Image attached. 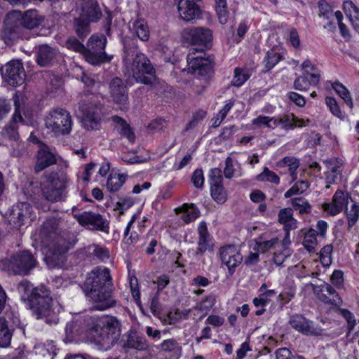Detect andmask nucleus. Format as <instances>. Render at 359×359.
<instances>
[{
    "instance_id": "59",
    "label": "nucleus",
    "mask_w": 359,
    "mask_h": 359,
    "mask_svg": "<svg viewBox=\"0 0 359 359\" xmlns=\"http://www.w3.org/2000/svg\"><path fill=\"white\" fill-rule=\"evenodd\" d=\"M318 8L320 11V15L323 16L326 19H329L330 17L333 15L332 7L325 0H320L319 1Z\"/></svg>"
},
{
    "instance_id": "2",
    "label": "nucleus",
    "mask_w": 359,
    "mask_h": 359,
    "mask_svg": "<svg viewBox=\"0 0 359 359\" xmlns=\"http://www.w3.org/2000/svg\"><path fill=\"white\" fill-rule=\"evenodd\" d=\"M114 286L110 271L106 267H97L88 273L83 290L95 309L104 311L115 305L112 297Z\"/></svg>"
},
{
    "instance_id": "53",
    "label": "nucleus",
    "mask_w": 359,
    "mask_h": 359,
    "mask_svg": "<svg viewBox=\"0 0 359 359\" xmlns=\"http://www.w3.org/2000/svg\"><path fill=\"white\" fill-rule=\"evenodd\" d=\"M332 246L331 245H327L321 249L320 261L323 266L327 267L332 264Z\"/></svg>"
},
{
    "instance_id": "11",
    "label": "nucleus",
    "mask_w": 359,
    "mask_h": 359,
    "mask_svg": "<svg viewBox=\"0 0 359 359\" xmlns=\"http://www.w3.org/2000/svg\"><path fill=\"white\" fill-rule=\"evenodd\" d=\"M203 50V48L191 47L189 50L187 60L189 69L192 70L194 74L207 76L212 72L213 64L202 55L205 54Z\"/></svg>"
},
{
    "instance_id": "43",
    "label": "nucleus",
    "mask_w": 359,
    "mask_h": 359,
    "mask_svg": "<svg viewBox=\"0 0 359 359\" xmlns=\"http://www.w3.org/2000/svg\"><path fill=\"white\" fill-rule=\"evenodd\" d=\"M216 302V298L214 295L206 296L202 299L198 304L194 307V309L201 313V316L199 318L201 320L205 316L211 309L214 306Z\"/></svg>"
},
{
    "instance_id": "29",
    "label": "nucleus",
    "mask_w": 359,
    "mask_h": 359,
    "mask_svg": "<svg viewBox=\"0 0 359 359\" xmlns=\"http://www.w3.org/2000/svg\"><path fill=\"white\" fill-rule=\"evenodd\" d=\"M56 159L52 152L50 151L48 147L43 144L41 146L37 156H36V163L34 167L36 172H39L46 168L55 163Z\"/></svg>"
},
{
    "instance_id": "58",
    "label": "nucleus",
    "mask_w": 359,
    "mask_h": 359,
    "mask_svg": "<svg viewBox=\"0 0 359 359\" xmlns=\"http://www.w3.org/2000/svg\"><path fill=\"white\" fill-rule=\"evenodd\" d=\"M339 312L347 321L348 328V334H349L353 330L354 327L356 325L354 316L348 310L344 309H339Z\"/></svg>"
},
{
    "instance_id": "26",
    "label": "nucleus",
    "mask_w": 359,
    "mask_h": 359,
    "mask_svg": "<svg viewBox=\"0 0 359 359\" xmlns=\"http://www.w3.org/2000/svg\"><path fill=\"white\" fill-rule=\"evenodd\" d=\"M316 292L318 298L325 304L339 306L342 303L341 297L336 290L328 283L319 285Z\"/></svg>"
},
{
    "instance_id": "8",
    "label": "nucleus",
    "mask_w": 359,
    "mask_h": 359,
    "mask_svg": "<svg viewBox=\"0 0 359 359\" xmlns=\"http://www.w3.org/2000/svg\"><path fill=\"white\" fill-rule=\"evenodd\" d=\"M45 126L56 136L67 135L72 128V116L65 109H53L45 118Z\"/></svg>"
},
{
    "instance_id": "30",
    "label": "nucleus",
    "mask_w": 359,
    "mask_h": 359,
    "mask_svg": "<svg viewBox=\"0 0 359 359\" xmlns=\"http://www.w3.org/2000/svg\"><path fill=\"white\" fill-rule=\"evenodd\" d=\"M44 18L39 14L36 10H29L25 12L22 17L21 24H20L25 30L33 29L43 22Z\"/></svg>"
},
{
    "instance_id": "40",
    "label": "nucleus",
    "mask_w": 359,
    "mask_h": 359,
    "mask_svg": "<svg viewBox=\"0 0 359 359\" xmlns=\"http://www.w3.org/2000/svg\"><path fill=\"white\" fill-rule=\"evenodd\" d=\"M133 30L136 36L142 41L149 39V29L147 22L143 19H138L133 22Z\"/></svg>"
},
{
    "instance_id": "49",
    "label": "nucleus",
    "mask_w": 359,
    "mask_h": 359,
    "mask_svg": "<svg viewBox=\"0 0 359 359\" xmlns=\"http://www.w3.org/2000/svg\"><path fill=\"white\" fill-rule=\"evenodd\" d=\"M348 226V228L353 227L359 219V205L357 203H353L351 208L346 209V211Z\"/></svg>"
},
{
    "instance_id": "63",
    "label": "nucleus",
    "mask_w": 359,
    "mask_h": 359,
    "mask_svg": "<svg viewBox=\"0 0 359 359\" xmlns=\"http://www.w3.org/2000/svg\"><path fill=\"white\" fill-rule=\"evenodd\" d=\"M11 104L9 101L4 98L0 97V119L4 118L11 111Z\"/></svg>"
},
{
    "instance_id": "33",
    "label": "nucleus",
    "mask_w": 359,
    "mask_h": 359,
    "mask_svg": "<svg viewBox=\"0 0 359 359\" xmlns=\"http://www.w3.org/2000/svg\"><path fill=\"white\" fill-rule=\"evenodd\" d=\"M56 55L55 50L47 45L39 46L36 61L41 67L49 66Z\"/></svg>"
},
{
    "instance_id": "57",
    "label": "nucleus",
    "mask_w": 359,
    "mask_h": 359,
    "mask_svg": "<svg viewBox=\"0 0 359 359\" xmlns=\"http://www.w3.org/2000/svg\"><path fill=\"white\" fill-rule=\"evenodd\" d=\"M134 200L131 197H126L118 201L115 210H119V214L123 215L124 211L129 209L134 205Z\"/></svg>"
},
{
    "instance_id": "34",
    "label": "nucleus",
    "mask_w": 359,
    "mask_h": 359,
    "mask_svg": "<svg viewBox=\"0 0 359 359\" xmlns=\"http://www.w3.org/2000/svg\"><path fill=\"white\" fill-rule=\"evenodd\" d=\"M343 10L353 28L359 33V8L351 0L344 1Z\"/></svg>"
},
{
    "instance_id": "52",
    "label": "nucleus",
    "mask_w": 359,
    "mask_h": 359,
    "mask_svg": "<svg viewBox=\"0 0 359 359\" xmlns=\"http://www.w3.org/2000/svg\"><path fill=\"white\" fill-rule=\"evenodd\" d=\"M292 205L300 214L310 212L311 210V207L307 200L302 197L293 198L292 200Z\"/></svg>"
},
{
    "instance_id": "22",
    "label": "nucleus",
    "mask_w": 359,
    "mask_h": 359,
    "mask_svg": "<svg viewBox=\"0 0 359 359\" xmlns=\"http://www.w3.org/2000/svg\"><path fill=\"white\" fill-rule=\"evenodd\" d=\"M41 187L43 196L50 201H57L65 196V181H43Z\"/></svg>"
},
{
    "instance_id": "27",
    "label": "nucleus",
    "mask_w": 359,
    "mask_h": 359,
    "mask_svg": "<svg viewBox=\"0 0 359 359\" xmlns=\"http://www.w3.org/2000/svg\"><path fill=\"white\" fill-rule=\"evenodd\" d=\"M80 15L92 22L99 21L102 16V12L97 0H85L82 4Z\"/></svg>"
},
{
    "instance_id": "3",
    "label": "nucleus",
    "mask_w": 359,
    "mask_h": 359,
    "mask_svg": "<svg viewBox=\"0 0 359 359\" xmlns=\"http://www.w3.org/2000/svg\"><path fill=\"white\" fill-rule=\"evenodd\" d=\"M18 290L22 299H27L33 315L37 319L46 318L52 313L53 299L50 292L44 285L33 287L27 281L21 282Z\"/></svg>"
},
{
    "instance_id": "61",
    "label": "nucleus",
    "mask_w": 359,
    "mask_h": 359,
    "mask_svg": "<svg viewBox=\"0 0 359 359\" xmlns=\"http://www.w3.org/2000/svg\"><path fill=\"white\" fill-rule=\"evenodd\" d=\"M328 171H327V178L330 180H337L341 178V165H333L332 163L328 166Z\"/></svg>"
},
{
    "instance_id": "39",
    "label": "nucleus",
    "mask_w": 359,
    "mask_h": 359,
    "mask_svg": "<svg viewBox=\"0 0 359 359\" xmlns=\"http://www.w3.org/2000/svg\"><path fill=\"white\" fill-rule=\"evenodd\" d=\"M86 250L88 255L95 257L100 261L107 262L110 259V252L104 246L92 244L88 245Z\"/></svg>"
},
{
    "instance_id": "13",
    "label": "nucleus",
    "mask_w": 359,
    "mask_h": 359,
    "mask_svg": "<svg viewBox=\"0 0 359 359\" xmlns=\"http://www.w3.org/2000/svg\"><path fill=\"white\" fill-rule=\"evenodd\" d=\"M9 262L13 273L22 276L27 275L37 264L35 257L29 251H22L13 256Z\"/></svg>"
},
{
    "instance_id": "17",
    "label": "nucleus",
    "mask_w": 359,
    "mask_h": 359,
    "mask_svg": "<svg viewBox=\"0 0 359 359\" xmlns=\"http://www.w3.org/2000/svg\"><path fill=\"white\" fill-rule=\"evenodd\" d=\"M95 317L78 316L66 325L65 331L70 337H74L83 332L89 331L93 334Z\"/></svg>"
},
{
    "instance_id": "9",
    "label": "nucleus",
    "mask_w": 359,
    "mask_h": 359,
    "mask_svg": "<svg viewBox=\"0 0 359 359\" xmlns=\"http://www.w3.org/2000/svg\"><path fill=\"white\" fill-rule=\"evenodd\" d=\"M133 78L145 85H154L157 81L156 71L149 60L142 53H137L130 66Z\"/></svg>"
},
{
    "instance_id": "14",
    "label": "nucleus",
    "mask_w": 359,
    "mask_h": 359,
    "mask_svg": "<svg viewBox=\"0 0 359 359\" xmlns=\"http://www.w3.org/2000/svg\"><path fill=\"white\" fill-rule=\"evenodd\" d=\"M1 73L4 81L13 87L22 85L25 79L23 66L18 60H13L6 64L1 69Z\"/></svg>"
},
{
    "instance_id": "5",
    "label": "nucleus",
    "mask_w": 359,
    "mask_h": 359,
    "mask_svg": "<svg viewBox=\"0 0 359 359\" xmlns=\"http://www.w3.org/2000/svg\"><path fill=\"white\" fill-rule=\"evenodd\" d=\"M79 109L82 114L83 126L88 130L97 129L100 120L97 96L89 91L80 93Z\"/></svg>"
},
{
    "instance_id": "7",
    "label": "nucleus",
    "mask_w": 359,
    "mask_h": 359,
    "mask_svg": "<svg viewBox=\"0 0 359 359\" xmlns=\"http://www.w3.org/2000/svg\"><path fill=\"white\" fill-rule=\"evenodd\" d=\"M107 38L102 34H93L88 40L84 58L89 64L99 65L102 63L109 62L113 59V55L105 53Z\"/></svg>"
},
{
    "instance_id": "55",
    "label": "nucleus",
    "mask_w": 359,
    "mask_h": 359,
    "mask_svg": "<svg viewBox=\"0 0 359 359\" xmlns=\"http://www.w3.org/2000/svg\"><path fill=\"white\" fill-rule=\"evenodd\" d=\"M310 86H313L311 80L304 75L297 77L294 81V88L297 90H307Z\"/></svg>"
},
{
    "instance_id": "42",
    "label": "nucleus",
    "mask_w": 359,
    "mask_h": 359,
    "mask_svg": "<svg viewBox=\"0 0 359 359\" xmlns=\"http://www.w3.org/2000/svg\"><path fill=\"white\" fill-rule=\"evenodd\" d=\"M283 56L273 48L266 52L263 60L264 71L269 72L281 60Z\"/></svg>"
},
{
    "instance_id": "41",
    "label": "nucleus",
    "mask_w": 359,
    "mask_h": 359,
    "mask_svg": "<svg viewBox=\"0 0 359 359\" xmlns=\"http://www.w3.org/2000/svg\"><path fill=\"white\" fill-rule=\"evenodd\" d=\"M212 198L218 203H224L226 200V192L222 181H212L210 185Z\"/></svg>"
},
{
    "instance_id": "31",
    "label": "nucleus",
    "mask_w": 359,
    "mask_h": 359,
    "mask_svg": "<svg viewBox=\"0 0 359 359\" xmlns=\"http://www.w3.org/2000/svg\"><path fill=\"white\" fill-rule=\"evenodd\" d=\"M177 215L182 214L181 219L186 224L196 219L200 215V211L194 203H184L181 207L175 209Z\"/></svg>"
},
{
    "instance_id": "64",
    "label": "nucleus",
    "mask_w": 359,
    "mask_h": 359,
    "mask_svg": "<svg viewBox=\"0 0 359 359\" xmlns=\"http://www.w3.org/2000/svg\"><path fill=\"white\" fill-rule=\"evenodd\" d=\"M178 347L177 342L172 339L164 340L161 344V348L164 351H172Z\"/></svg>"
},
{
    "instance_id": "28",
    "label": "nucleus",
    "mask_w": 359,
    "mask_h": 359,
    "mask_svg": "<svg viewBox=\"0 0 359 359\" xmlns=\"http://www.w3.org/2000/svg\"><path fill=\"white\" fill-rule=\"evenodd\" d=\"M188 34L192 45L205 46L212 39V32L208 28H192L189 31Z\"/></svg>"
},
{
    "instance_id": "47",
    "label": "nucleus",
    "mask_w": 359,
    "mask_h": 359,
    "mask_svg": "<svg viewBox=\"0 0 359 359\" xmlns=\"http://www.w3.org/2000/svg\"><path fill=\"white\" fill-rule=\"evenodd\" d=\"M12 333L6 319L0 318V347L6 348L11 344Z\"/></svg>"
},
{
    "instance_id": "21",
    "label": "nucleus",
    "mask_w": 359,
    "mask_h": 359,
    "mask_svg": "<svg viewBox=\"0 0 359 359\" xmlns=\"http://www.w3.org/2000/svg\"><path fill=\"white\" fill-rule=\"evenodd\" d=\"M219 255L222 262L228 268L229 274L233 275L235 269L243 261L241 254L235 245H226L221 248Z\"/></svg>"
},
{
    "instance_id": "35",
    "label": "nucleus",
    "mask_w": 359,
    "mask_h": 359,
    "mask_svg": "<svg viewBox=\"0 0 359 359\" xmlns=\"http://www.w3.org/2000/svg\"><path fill=\"white\" fill-rule=\"evenodd\" d=\"M111 118L116 124L115 128L118 133L126 137L130 142L133 143L135 140V135L130 125L120 116H114Z\"/></svg>"
},
{
    "instance_id": "50",
    "label": "nucleus",
    "mask_w": 359,
    "mask_h": 359,
    "mask_svg": "<svg viewBox=\"0 0 359 359\" xmlns=\"http://www.w3.org/2000/svg\"><path fill=\"white\" fill-rule=\"evenodd\" d=\"M309 187V181H297L284 194L285 198H290L293 195L302 194Z\"/></svg>"
},
{
    "instance_id": "38",
    "label": "nucleus",
    "mask_w": 359,
    "mask_h": 359,
    "mask_svg": "<svg viewBox=\"0 0 359 359\" xmlns=\"http://www.w3.org/2000/svg\"><path fill=\"white\" fill-rule=\"evenodd\" d=\"M302 68L304 71L303 75L311 80L313 86H317L320 79V72L318 68L309 60L303 62Z\"/></svg>"
},
{
    "instance_id": "20",
    "label": "nucleus",
    "mask_w": 359,
    "mask_h": 359,
    "mask_svg": "<svg viewBox=\"0 0 359 359\" xmlns=\"http://www.w3.org/2000/svg\"><path fill=\"white\" fill-rule=\"evenodd\" d=\"M32 207L27 202L18 203L13 205L8 220L13 228L20 229L25 224V221L30 218Z\"/></svg>"
},
{
    "instance_id": "1",
    "label": "nucleus",
    "mask_w": 359,
    "mask_h": 359,
    "mask_svg": "<svg viewBox=\"0 0 359 359\" xmlns=\"http://www.w3.org/2000/svg\"><path fill=\"white\" fill-rule=\"evenodd\" d=\"M43 241H51L45 253L44 261L49 269H60L67 261V252L77 242L74 233L61 231L55 219H46L40 230Z\"/></svg>"
},
{
    "instance_id": "15",
    "label": "nucleus",
    "mask_w": 359,
    "mask_h": 359,
    "mask_svg": "<svg viewBox=\"0 0 359 359\" xmlns=\"http://www.w3.org/2000/svg\"><path fill=\"white\" fill-rule=\"evenodd\" d=\"M109 93L114 102L122 111L129 108L128 94L124 81L118 78H113L109 83Z\"/></svg>"
},
{
    "instance_id": "23",
    "label": "nucleus",
    "mask_w": 359,
    "mask_h": 359,
    "mask_svg": "<svg viewBox=\"0 0 359 359\" xmlns=\"http://www.w3.org/2000/svg\"><path fill=\"white\" fill-rule=\"evenodd\" d=\"M351 199L348 193L337 190L332 197V202L324 203L323 209L330 215H337L346 208Z\"/></svg>"
},
{
    "instance_id": "18",
    "label": "nucleus",
    "mask_w": 359,
    "mask_h": 359,
    "mask_svg": "<svg viewBox=\"0 0 359 359\" xmlns=\"http://www.w3.org/2000/svg\"><path fill=\"white\" fill-rule=\"evenodd\" d=\"M74 217L77 222L83 226H90L92 229H95L107 233L109 231V223L100 214L93 212H83L81 214H75Z\"/></svg>"
},
{
    "instance_id": "24",
    "label": "nucleus",
    "mask_w": 359,
    "mask_h": 359,
    "mask_svg": "<svg viewBox=\"0 0 359 359\" xmlns=\"http://www.w3.org/2000/svg\"><path fill=\"white\" fill-rule=\"evenodd\" d=\"M120 345L126 350L133 348L138 351H144L148 348L145 337L139 335L133 330H129L123 336Z\"/></svg>"
},
{
    "instance_id": "48",
    "label": "nucleus",
    "mask_w": 359,
    "mask_h": 359,
    "mask_svg": "<svg viewBox=\"0 0 359 359\" xmlns=\"http://www.w3.org/2000/svg\"><path fill=\"white\" fill-rule=\"evenodd\" d=\"M332 88L339 95V96L345 102V103L351 109H353V103L348 90L339 81L333 83Z\"/></svg>"
},
{
    "instance_id": "44",
    "label": "nucleus",
    "mask_w": 359,
    "mask_h": 359,
    "mask_svg": "<svg viewBox=\"0 0 359 359\" xmlns=\"http://www.w3.org/2000/svg\"><path fill=\"white\" fill-rule=\"evenodd\" d=\"M224 175L226 178L231 179L241 176L240 166L237 162H234L231 157H227L225 161Z\"/></svg>"
},
{
    "instance_id": "46",
    "label": "nucleus",
    "mask_w": 359,
    "mask_h": 359,
    "mask_svg": "<svg viewBox=\"0 0 359 359\" xmlns=\"http://www.w3.org/2000/svg\"><path fill=\"white\" fill-rule=\"evenodd\" d=\"M317 233L314 229H309L306 232L302 244L309 252H315L318 246Z\"/></svg>"
},
{
    "instance_id": "62",
    "label": "nucleus",
    "mask_w": 359,
    "mask_h": 359,
    "mask_svg": "<svg viewBox=\"0 0 359 359\" xmlns=\"http://www.w3.org/2000/svg\"><path fill=\"white\" fill-rule=\"evenodd\" d=\"M216 12L218 16L219 22L222 25H225L228 22L229 13L226 10V6H215Z\"/></svg>"
},
{
    "instance_id": "45",
    "label": "nucleus",
    "mask_w": 359,
    "mask_h": 359,
    "mask_svg": "<svg viewBox=\"0 0 359 359\" xmlns=\"http://www.w3.org/2000/svg\"><path fill=\"white\" fill-rule=\"evenodd\" d=\"M256 244L257 250L262 253H264L269 250L276 249L278 246H280V240L276 237L264 240L260 237L256 241Z\"/></svg>"
},
{
    "instance_id": "19",
    "label": "nucleus",
    "mask_w": 359,
    "mask_h": 359,
    "mask_svg": "<svg viewBox=\"0 0 359 359\" xmlns=\"http://www.w3.org/2000/svg\"><path fill=\"white\" fill-rule=\"evenodd\" d=\"M289 324L296 331L305 335L319 336L323 333L322 328L300 314L292 316L289 320Z\"/></svg>"
},
{
    "instance_id": "37",
    "label": "nucleus",
    "mask_w": 359,
    "mask_h": 359,
    "mask_svg": "<svg viewBox=\"0 0 359 359\" xmlns=\"http://www.w3.org/2000/svg\"><path fill=\"white\" fill-rule=\"evenodd\" d=\"M90 22H91L81 15L74 19L73 28L79 38L83 39L90 33Z\"/></svg>"
},
{
    "instance_id": "60",
    "label": "nucleus",
    "mask_w": 359,
    "mask_h": 359,
    "mask_svg": "<svg viewBox=\"0 0 359 359\" xmlns=\"http://www.w3.org/2000/svg\"><path fill=\"white\" fill-rule=\"evenodd\" d=\"M325 103L334 116L339 117L341 115L340 108L334 98L327 97L325 98Z\"/></svg>"
},
{
    "instance_id": "54",
    "label": "nucleus",
    "mask_w": 359,
    "mask_h": 359,
    "mask_svg": "<svg viewBox=\"0 0 359 359\" xmlns=\"http://www.w3.org/2000/svg\"><path fill=\"white\" fill-rule=\"evenodd\" d=\"M66 46L68 49L80 53L84 57L86 47L76 38L70 37L66 41Z\"/></svg>"
},
{
    "instance_id": "16",
    "label": "nucleus",
    "mask_w": 359,
    "mask_h": 359,
    "mask_svg": "<svg viewBox=\"0 0 359 359\" xmlns=\"http://www.w3.org/2000/svg\"><path fill=\"white\" fill-rule=\"evenodd\" d=\"M95 317L78 316L66 325L65 331L70 337H74L83 332L89 331L93 334Z\"/></svg>"
},
{
    "instance_id": "36",
    "label": "nucleus",
    "mask_w": 359,
    "mask_h": 359,
    "mask_svg": "<svg viewBox=\"0 0 359 359\" xmlns=\"http://www.w3.org/2000/svg\"><path fill=\"white\" fill-rule=\"evenodd\" d=\"M300 163L298 158L294 156H285L276 163L279 168H286L290 174L292 180L297 178L296 170L299 167Z\"/></svg>"
},
{
    "instance_id": "10",
    "label": "nucleus",
    "mask_w": 359,
    "mask_h": 359,
    "mask_svg": "<svg viewBox=\"0 0 359 359\" xmlns=\"http://www.w3.org/2000/svg\"><path fill=\"white\" fill-rule=\"evenodd\" d=\"M252 123L258 127H265L269 129H274L278 126L285 130L293 129L296 127L305 126V121L292 115L290 119L289 115L283 116L269 117L266 116H258L252 121Z\"/></svg>"
},
{
    "instance_id": "12",
    "label": "nucleus",
    "mask_w": 359,
    "mask_h": 359,
    "mask_svg": "<svg viewBox=\"0 0 359 359\" xmlns=\"http://www.w3.org/2000/svg\"><path fill=\"white\" fill-rule=\"evenodd\" d=\"M1 38L6 46H11L19 39L28 40L31 36L17 21H11L8 18L4 21Z\"/></svg>"
},
{
    "instance_id": "51",
    "label": "nucleus",
    "mask_w": 359,
    "mask_h": 359,
    "mask_svg": "<svg viewBox=\"0 0 359 359\" xmlns=\"http://www.w3.org/2000/svg\"><path fill=\"white\" fill-rule=\"evenodd\" d=\"M249 76L246 69L236 68L234 69V76L231 81V85L240 87L249 79Z\"/></svg>"
},
{
    "instance_id": "56",
    "label": "nucleus",
    "mask_w": 359,
    "mask_h": 359,
    "mask_svg": "<svg viewBox=\"0 0 359 359\" xmlns=\"http://www.w3.org/2000/svg\"><path fill=\"white\" fill-rule=\"evenodd\" d=\"M290 255V250L287 248H284V249H282L280 252H274L273 262L276 266H280Z\"/></svg>"
},
{
    "instance_id": "32",
    "label": "nucleus",
    "mask_w": 359,
    "mask_h": 359,
    "mask_svg": "<svg viewBox=\"0 0 359 359\" xmlns=\"http://www.w3.org/2000/svg\"><path fill=\"white\" fill-rule=\"evenodd\" d=\"M278 222L283 225L285 231H292L297 226V221L293 217V211L291 208L280 209L278 215Z\"/></svg>"
},
{
    "instance_id": "6",
    "label": "nucleus",
    "mask_w": 359,
    "mask_h": 359,
    "mask_svg": "<svg viewBox=\"0 0 359 359\" xmlns=\"http://www.w3.org/2000/svg\"><path fill=\"white\" fill-rule=\"evenodd\" d=\"M14 113L11 120L3 130V135L10 140H17L19 137L18 123H23V116L29 117L32 110L23 97L18 93L13 96Z\"/></svg>"
},
{
    "instance_id": "4",
    "label": "nucleus",
    "mask_w": 359,
    "mask_h": 359,
    "mask_svg": "<svg viewBox=\"0 0 359 359\" xmlns=\"http://www.w3.org/2000/svg\"><path fill=\"white\" fill-rule=\"evenodd\" d=\"M93 337L100 349L107 351L114 346L121 335V323L115 316L104 315L95 318Z\"/></svg>"
},
{
    "instance_id": "25",
    "label": "nucleus",
    "mask_w": 359,
    "mask_h": 359,
    "mask_svg": "<svg viewBox=\"0 0 359 359\" xmlns=\"http://www.w3.org/2000/svg\"><path fill=\"white\" fill-rule=\"evenodd\" d=\"M198 239L197 242V254H204L213 250L214 241L208 231L207 224L202 221L198 226Z\"/></svg>"
}]
</instances>
